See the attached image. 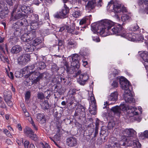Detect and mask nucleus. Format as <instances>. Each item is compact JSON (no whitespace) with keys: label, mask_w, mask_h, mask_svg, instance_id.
<instances>
[{"label":"nucleus","mask_w":148,"mask_h":148,"mask_svg":"<svg viewBox=\"0 0 148 148\" xmlns=\"http://www.w3.org/2000/svg\"><path fill=\"white\" fill-rule=\"evenodd\" d=\"M54 17L57 18H61L62 17L60 16V12L56 13L54 15Z\"/></svg>","instance_id":"bf43d9fd"},{"label":"nucleus","mask_w":148,"mask_h":148,"mask_svg":"<svg viewBox=\"0 0 148 148\" xmlns=\"http://www.w3.org/2000/svg\"><path fill=\"white\" fill-rule=\"evenodd\" d=\"M67 45L68 46L70 45H76V42L73 39H70L68 41Z\"/></svg>","instance_id":"ea45409f"},{"label":"nucleus","mask_w":148,"mask_h":148,"mask_svg":"<svg viewBox=\"0 0 148 148\" xmlns=\"http://www.w3.org/2000/svg\"><path fill=\"white\" fill-rule=\"evenodd\" d=\"M117 94L116 92L112 93L108 97V100L110 101H115L117 99Z\"/></svg>","instance_id":"cd10ccee"},{"label":"nucleus","mask_w":148,"mask_h":148,"mask_svg":"<svg viewBox=\"0 0 148 148\" xmlns=\"http://www.w3.org/2000/svg\"><path fill=\"white\" fill-rule=\"evenodd\" d=\"M23 17V15L21 12H18L14 16L12 14L10 18L11 20L13 21L21 19Z\"/></svg>","instance_id":"b1692460"},{"label":"nucleus","mask_w":148,"mask_h":148,"mask_svg":"<svg viewBox=\"0 0 148 148\" xmlns=\"http://www.w3.org/2000/svg\"><path fill=\"white\" fill-rule=\"evenodd\" d=\"M66 26L67 25H65L64 26L62 27H61L60 28V29H59V32H62L64 30H65V29H66Z\"/></svg>","instance_id":"680f3d73"},{"label":"nucleus","mask_w":148,"mask_h":148,"mask_svg":"<svg viewBox=\"0 0 148 148\" xmlns=\"http://www.w3.org/2000/svg\"><path fill=\"white\" fill-rule=\"evenodd\" d=\"M24 48L25 51L27 52H32L34 51V46L27 43L24 46Z\"/></svg>","instance_id":"c85d7f7f"},{"label":"nucleus","mask_w":148,"mask_h":148,"mask_svg":"<svg viewBox=\"0 0 148 148\" xmlns=\"http://www.w3.org/2000/svg\"><path fill=\"white\" fill-rule=\"evenodd\" d=\"M119 107V109H120V112H121V110H126L127 111V112L128 113V116L130 117H132L134 115H136L138 114L137 112L135 111L136 109V108L134 107H130L128 106L127 107H126L124 104L120 105Z\"/></svg>","instance_id":"20e7f679"},{"label":"nucleus","mask_w":148,"mask_h":148,"mask_svg":"<svg viewBox=\"0 0 148 148\" xmlns=\"http://www.w3.org/2000/svg\"><path fill=\"white\" fill-rule=\"evenodd\" d=\"M121 145L120 143H118L115 142L113 145V148H120Z\"/></svg>","instance_id":"603ef678"},{"label":"nucleus","mask_w":148,"mask_h":148,"mask_svg":"<svg viewBox=\"0 0 148 148\" xmlns=\"http://www.w3.org/2000/svg\"><path fill=\"white\" fill-rule=\"evenodd\" d=\"M114 23L111 21L105 19L101 21L97 25L96 28L97 33L101 35L104 34L103 36H106L111 34H122L123 29L121 26L119 27L114 26Z\"/></svg>","instance_id":"f257e3e1"},{"label":"nucleus","mask_w":148,"mask_h":148,"mask_svg":"<svg viewBox=\"0 0 148 148\" xmlns=\"http://www.w3.org/2000/svg\"><path fill=\"white\" fill-rule=\"evenodd\" d=\"M119 83L121 88L125 91L130 90L129 89L130 86L129 82L123 77H121L119 79Z\"/></svg>","instance_id":"423d86ee"},{"label":"nucleus","mask_w":148,"mask_h":148,"mask_svg":"<svg viewBox=\"0 0 148 148\" xmlns=\"http://www.w3.org/2000/svg\"><path fill=\"white\" fill-rule=\"evenodd\" d=\"M7 7V5L5 3H4L2 1L0 2V10H5V8Z\"/></svg>","instance_id":"a19ab883"},{"label":"nucleus","mask_w":148,"mask_h":148,"mask_svg":"<svg viewBox=\"0 0 148 148\" xmlns=\"http://www.w3.org/2000/svg\"><path fill=\"white\" fill-rule=\"evenodd\" d=\"M66 29L67 30L68 32L71 33L73 32V30H74L73 29H71V27L67 25L66 26Z\"/></svg>","instance_id":"6e6d98bb"},{"label":"nucleus","mask_w":148,"mask_h":148,"mask_svg":"<svg viewBox=\"0 0 148 148\" xmlns=\"http://www.w3.org/2000/svg\"><path fill=\"white\" fill-rule=\"evenodd\" d=\"M64 68L66 69V71L69 73L73 74L76 71L79 69V66H73L71 65V67H69V65L67 62L66 61H64Z\"/></svg>","instance_id":"dca6fc26"},{"label":"nucleus","mask_w":148,"mask_h":148,"mask_svg":"<svg viewBox=\"0 0 148 148\" xmlns=\"http://www.w3.org/2000/svg\"><path fill=\"white\" fill-rule=\"evenodd\" d=\"M111 110L114 114H119L121 113L120 112V109H119V106H116L112 107L111 108Z\"/></svg>","instance_id":"72a5a7b5"},{"label":"nucleus","mask_w":148,"mask_h":148,"mask_svg":"<svg viewBox=\"0 0 148 148\" xmlns=\"http://www.w3.org/2000/svg\"><path fill=\"white\" fill-rule=\"evenodd\" d=\"M21 8L22 11L26 14H29L31 13V10L29 6L22 5L21 6Z\"/></svg>","instance_id":"c756f323"},{"label":"nucleus","mask_w":148,"mask_h":148,"mask_svg":"<svg viewBox=\"0 0 148 148\" xmlns=\"http://www.w3.org/2000/svg\"><path fill=\"white\" fill-rule=\"evenodd\" d=\"M18 63L20 65H24L30 61V56L28 54H24L18 58Z\"/></svg>","instance_id":"0eeeda50"},{"label":"nucleus","mask_w":148,"mask_h":148,"mask_svg":"<svg viewBox=\"0 0 148 148\" xmlns=\"http://www.w3.org/2000/svg\"><path fill=\"white\" fill-rule=\"evenodd\" d=\"M44 73H40L39 72L34 71H33L32 75L33 78L35 79L32 81V83L33 84H37L40 80L44 76Z\"/></svg>","instance_id":"6e6552de"},{"label":"nucleus","mask_w":148,"mask_h":148,"mask_svg":"<svg viewBox=\"0 0 148 148\" xmlns=\"http://www.w3.org/2000/svg\"><path fill=\"white\" fill-rule=\"evenodd\" d=\"M24 114L25 116V117H28V119H30V122L32 124V126L33 127V128L35 130H38V128L36 126L35 124L34 123V122L33 121L31 117H30L29 116V113L27 111L24 112Z\"/></svg>","instance_id":"393cba45"},{"label":"nucleus","mask_w":148,"mask_h":148,"mask_svg":"<svg viewBox=\"0 0 148 148\" xmlns=\"http://www.w3.org/2000/svg\"><path fill=\"white\" fill-rule=\"evenodd\" d=\"M8 8H5V10H0V17L2 18H5L6 15L8 14Z\"/></svg>","instance_id":"7c9ffc66"},{"label":"nucleus","mask_w":148,"mask_h":148,"mask_svg":"<svg viewBox=\"0 0 148 148\" xmlns=\"http://www.w3.org/2000/svg\"><path fill=\"white\" fill-rule=\"evenodd\" d=\"M36 120L41 124L44 123L46 121L45 115L42 114H38L37 115Z\"/></svg>","instance_id":"6ab92c4d"},{"label":"nucleus","mask_w":148,"mask_h":148,"mask_svg":"<svg viewBox=\"0 0 148 148\" xmlns=\"http://www.w3.org/2000/svg\"><path fill=\"white\" fill-rule=\"evenodd\" d=\"M4 100L8 106H10L12 105L11 101L12 95L10 91H5L4 92Z\"/></svg>","instance_id":"2eb2a0df"},{"label":"nucleus","mask_w":148,"mask_h":148,"mask_svg":"<svg viewBox=\"0 0 148 148\" xmlns=\"http://www.w3.org/2000/svg\"><path fill=\"white\" fill-rule=\"evenodd\" d=\"M31 26L33 29H35L38 27L39 24L38 21H32L31 23Z\"/></svg>","instance_id":"f704fd0d"},{"label":"nucleus","mask_w":148,"mask_h":148,"mask_svg":"<svg viewBox=\"0 0 148 148\" xmlns=\"http://www.w3.org/2000/svg\"><path fill=\"white\" fill-rule=\"evenodd\" d=\"M51 69L53 71H57L59 70V68L56 64H54L52 66Z\"/></svg>","instance_id":"09e8293b"},{"label":"nucleus","mask_w":148,"mask_h":148,"mask_svg":"<svg viewBox=\"0 0 148 148\" xmlns=\"http://www.w3.org/2000/svg\"><path fill=\"white\" fill-rule=\"evenodd\" d=\"M0 107L2 108H6V106L3 101V98L0 97Z\"/></svg>","instance_id":"c03bdc74"},{"label":"nucleus","mask_w":148,"mask_h":148,"mask_svg":"<svg viewBox=\"0 0 148 148\" xmlns=\"http://www.w3.org/2000/svg\"><path fill=\"white\" fill-rule=\"evenodd\" d=\"M6 143L8 145H11L12 144V143L11 141L10 140V139H7L6 140Z\"/></svg>","instance_id":"338daca9"},{"label":"nucleus","mask_w":148,"mask_h":148,"mask_svg":"<svg viewBox=\"0 0 148 148\" xmlns=\"http://www.w3.org/2000/svg\"><path fill=\"white\" fill-rule=\"evenodd\" d=\"M102 0H95V1H90L88 3L86 6V10L88 12H95L94 8L95 7V4H96L98 6L101 7L102 4Z\"/></svg>","instance_id":"7ed1b4c3"},{"label":"nucleus","mask_w":148,"mask_h":148,"mask_svg":"<svg viewBox=\"0 0 148 148\" xmlns=\"http://www.w3.org/2000/svg\"><path fill=\"white\" fill-rule=\"evenodd\" d=\"M88 79V76L87 74L86 73H83L80 75L77 79V82L80 85L84 86L86 84Z\"/></svg>","instance_id":"9b49d317"},{"label":"nucleus","mask_w":148,"mask_h":148,"mask_svg":"<svg viewBox=\"0 0 148 148\" xmlns=\"http://www.w3.org/2000/svg\"><path fill=\"white\" fill-rule=\"evenodd\" d=\"M9 77L11 79H13L14 77L13 74V73L10 72V73L8 74Z\"/></svg>","instance_id":"774afa93"},{"label":"nucleus","mask_w":148,"mask_h":148,"mask_svg":"<svg viewBox=\"0 0 148 148\" xmlns=\"http://www.w3.org/2000/svg\"><path fill=\"white\" fill-rule=\"evenodd\" d=\"M22 50L21 47L19 45H16L12 47L11 52L13 54L18 53Z\"/></svg>","instance_id":"aec40b11"},{"label":"nucleus","mask_w":148,"mask_h":148,"mask_svg":"<svg viewBox=\"0 0 148 148\" xmlns=\"http://www.w3.org/2000/svg\"><path fill=\"white\" fill-rule=\"evenodd\" d=\"M24 132L27 137L35 141L37 140V138L36 134L34 133V132L30 127H26L24 130Z\"/></svg>","instance_id":"39448f33"},{"label":"nucleus","mask_w":148,"mask_h":148,"mask_svg":"<svg viewBox=\"0 0 148 148\" xmlns=\"http://www.w3.org/2000/svg\"><path fill=\"white\" fill-rule=\"evenodd\" d=\"M41 40L40 39L36 38L33 41L32 45L33 46H36L40 43Z\"/></svg>","instance_id":"4c0bfd02"},{"label":"nucleus","mask_w":148,"mask_h":148,"mask_svg":"<svg viewBox=\"0 0 148 148\" xmlns=\"http://www.w3.org/2000/svg\"><path fill=\"white\" fill-rule=\"evenodd\" d=\"M88 20V19L86 18H82L80 21L79 24L80 25H82L85 24L86 21Z\"/></svg>","instance_id":"3c124183"},{"label":"nucleus","mask_w":148,"mask_h":148,"mask_svg":"<svg viewBox=\"0 0 148 148\" xmlns=\"http://www.w3.org/2000/svg\"><path fill=\"white\" fill-rule=\"evenodd\" d=\"M29 142L28 140H26L24 142V145L25 148H28Z\"/></svg>","instance_id":"4d7b16f0"},{"label":"nucleus","mask_w":148,"mask_h":148,"mask_svg":"<svg viewBox=\"0 0 148 148\" xmlns=\"http://www.w3.org/2000/svg\"><path fill=\"white\" fill-rule=\"evenodd\" d=\"M134 131L132 129H126L123 132V134L127 136L128 137H133L134 136Z\"/></svg>","instance_id":"5701e85b"},{"label":"nucleus","mask_w":148,"mask_h":148,"mask_svg":"<svg viewBox=\"0 0 148 148\" xmlns=\"http://www.w3.org/2000/svg\"><path fill=\"white\" fill-rule=\"evenodd\" d=\"M140 136L144 138H148V130H146L143 133H141Z\"/></svg>","instance_id":"37998d69"},{"label":"nucleus","mask_w":148,"mask_h":148,"mask_svg":"<svg viewBox=\"0 0 148 148\" xmlns=\"http://www.w3.org/2000/svg\"><path fill=\"white\" fill-rule=\"evenodd\" d=\"M91 104L90 106L89 110L90 113L92 114H95L96 113V105L95 97L92 95L91 96Z\"/></svg>","instance_id":"9d476101"},{"label":"nucleus","mask_w":148,"mask_h":148,"mask_svg":"<svg viewBox=\"0 0 148 148\" xmlns=\"http://www.w3.org/2000/svg\"><path fill=\"white\" fill-rule=\"evenodd\" d=\"M111 6H112L113 12L117 14H120L121 12H126V8L124 7L121 8V5L118 3L117 1L113 2V1H111L110 2L108 3V7L110 8Z\"/></svg>","instance_id":"f03ea898"},{"label":"nucleus","mask_w":148,"mask_h":148,"mask_svg":"<svg viewBox=\"0 0 148 148\" xmlns=\"http://www.w3.org/2000/svg\"><path fill=\"white\" fill-rule=\"evenodd\" d=\"M0 59L3 62H5L6 61V59L4 58V57L2 56L1 54V52L0 51Z\"/></svg>","instance_id":"5fc2aeb1"},{"label":"nucleus","mask_w":148,"mask_h":148,"mask_svg":"<svg viewBox=\"0 0 148 148\" xmlns=\"http://www.w3.org/2000/svg\"><path fill=\"white\" fill-rule=\"evenodd\" d=\"M41 106L42 109L43 110H47L49 108V105L47 100H45L41 104Z\"/></svg>","instance_id":"473e14b6"},{"label":"nucleus","mask_w":148,"mask_h":148,"mask_svg":"<svg viewBox=\"0 0 148 148\" xmlns=\"http://www.w3.org/2000/svg\"><path fill=\"white\" fill-rule=\"evenodd\" d=\"M130 139L131 140L130 141L131 142L130 143L133 144L135 147H138V145H139V142L137 141H134V139H133V138H132V139L131 138Z\"/></svg>","instance_id":"58836bf2"},{"label":"nucleus","mask_w":148,"mask_h":148,"mask_svg":"<svg viewBox=\"0 0 148 148\" xmlns=\"http://www.w3.org/2000/svg\"><path fill=\"white\" fill-rule=\"evenodd\" d=\"M139 55L142 59L145 62L148 63V53L145 51L139 52Z\"/></svg>","instance_id":"412c9836"},{"label":"nucleus","mask_w":148,"mask_h":148,"mask_svg":"<svg viewBox=\"0 0 148 148\" xmlns=\"http://www.w3.org/2000/svg\"><path fill=\"white\" fill-rule=\"evenodd\" d=\"M111 71L109 73V78L112 79L118 75L119 72L116 69H112Z\"/></svg>","instance_id":"a878e982"},{"label":"nucleus","mask_w":148,"mask_h":148,"mask_svg":"<svg viewBox=\"0 0 148 148\" xmlns=\"http://www.w3.org/2000/svg\"><path fill=\"white\" fill-rule=\"evenodd\" d=\"M66 143L67 145L69 147H75L77 144V139L75 137H71L67 139Z\"/></svg>","instance_id":"f3484780"},{"label":"nucleus","mask_w":148,"mask_h":148,"mask_svg":"<svg viewBox=\"0 0 148 148\" xmlns=\"http://www.w3.org/2000/svg\"><path fill=\"white\" fill-rule=\"evenodd\" d=\"M112 85L114 87H117L118 85V83L116 81H114L112 83Z\"/></svg>","instance_id":"13d9d810"},{"label":"nucleus","mask_w":148,"mask_h":148,"mask_svg":"<svg viewBox=\"0 0 148 148\" xmlns=\"http://www.w3.org/2000/svg\"><path fill=\"white\" fill-rule=\"evenodd\" d=\"M123 96L126 102L131 103L133 101L134 99L130 90L125 91Z\"/></svg>","instance_id":"4468645a"},{"label":"nucleus","mask_w":148,"mask_h":148,"mask_svg":"<svg viewBox=\"0 0 148 148\" xmlns=\"http://www.w3.org/2000/svg\"><path fill=\"white\" fill-rule=\"evenodd\" d=\"M3 132L5 134L8 136H9L11 135L10 132L6 129H5L3 130Z\"/></svg>","instance_id":"864d4df0"},{"label":"nucleus","mask_w":148,"mask_h":148,"mask_svg":"<svg viewBox=\"0 0 148 148\" xmlns=\"http://www.w3.org/2000/svg\"><path fill=\"white\" fill-rule=\"evenodd\" d=\"M6 2L10 6L12 5V0H5Z\"/></svg>","instance_id":"052dcab7"},{"label":"nucleus","mask_w":148,"mask_h":148,"mask_svg":"<svg viewBox=\"0 0 148 148\" xmlns=\"http://www.w3.org/2000/svg\"><path fill=\"white\" fill-rule=\"evenodd\" d=\"M134 36L135 37L134 38V41H139L143 38L142 36L138 34H135Z\"/></svg>","instance_id":"49530a36"},{"label":"nucleus","mask_w":148,"mask_h":148,"mask_svg":"<svg viewBox=\"0 0 148 148\" xmlns=\"http://www.w3.org/2000/svg\"><path fill=\"white\" fill-rule=\"evenodd\" d=\"M21 40L24 42H29L27 34H24L21 37Z\"/></svg>","instance_id":"e433bc0d"},{"label":"nucleus","mask_w":148,"mask_h":148,"mask_svg":"<svg viewBox=\"0 0 148 148\" xmlns=\"http://www.w3.org/2000/svg\"><path fill=\"white\" fill-rule=\"evenodd\" d=\"M29 41L33 40L36 36V32L34 31H31L28 34Z\"/></svg>","instance_id":"2f4dec72"},{"label":"nucleus","mask_w":148,"mask_h":148,"mask_svg":"<svg viewBox=\"0 0 148 148\" xmlns=\"http://www.w3.org/2000/svg\"><path fill=\"white\" fill-rule=\"evenodd\" d=\"M79 56L77 54H75L71 56V59L70 61L71 63V65L73 66H79ZM77 67V66H76Z\"/></svg>","instance_id":"ddd939ff"},{"label":"nucleus","mask_w":148,"mask_h":148,"mask_svg":"<svg viewBox=\"0 0 148 148\" xmlns=\"http://www.w3.org/2000/svg\"><path fill=\"white\" fill-rule=\"evenodd\" d=\"M64 3V9H62L61 11L59 12L60 16H61L63 18L66 17L67 16L69 11V8L68 6V5L69 3L67 1L66 3Z\"/></svg>","instance_id":"f8f14e48"},{"label":"nucleus","mask_w":148,"mask_h":148,"mask_svg":"<svg viewBox=\"0 0 148 148\" xmlns=\"http://www.w3.org/2000/svg\"><path fill=\"white\" fill-rule=\"evenodd\" d=\"M72 15L75 18H78L81 16L82 13L78 8H73L72 9Z\"/></svg>","instance_id":"4be33fe9"},{"label":"nucleus","mask_w":148,"mask_h":148,"mask_svg":"<svg viewBox=\"0 0 148 148\" xmlns=\"http://www.w3.org/2000/svg\"><path fill=\"white\" fill-rule=\"evenodd\" d=\"M38 99L41 100L43 99L45 97L44 95L42 92H38L37 94Z\"/></svg>","instance_id":"79ce46f5"},{"label":"nucleus","mask_w":148,"mask_h":148,"mask_svg":"<svg viewBox=\"0 0 148 148\" xmlns=\"http://www.w3.org/2000/svg\"><path fill=\"white\" fill-rule=\"evenodd\" d=\"M130 17L127 15H124L121 18L122 21H124L130 19Z\"/></svg>","instance_id":"de8ad7c7"},{"label":"nucleus","mask_w":148,"mask_h":148,"mask_svg":"<svg viewBox=\"0 0 148 148\" xmlns=\"http://www.w3.org/2000/svg\"><path fill=\"white\" fill-rule=\"evenodd\" d=\"M93 40L96 42H99L100 41V40L99 38L98 37H94L93 38Z\"/></svg>","instance_id":"e2e57ef3"},{"label":"nucleus","mask_w":148,"mask_h":148,"mask_svg":"<svg viewBox=\"0 0 148 148\" xmlns=\"http://www.w3.org/2000/svg\"><path fill=\"white\" fill-rule=\"evenodd\" d=\"M115 125V123L114 122H109L108 125V129L110 130L113 128Z\"/></svg>","instance_id":"a18cd8bd"},{"label":"nucleus","mask_w":148,"mask_h":148,"mask_svg":"<svg viewBox=\"0 0 148 148\" xmlns=\"http://www.w3.org/2000/svg\"><path fill=\"white\" fill-rule=\"evenodd\" d=\"M135 34L134 33H123L122 35V36L126 38L127 39L129 40L134 41Z\"/></svg>","instance_id":"a211bd4d"},{"label":"nucleus","mask_w":148,"mask_h":148,"mask_svg":"<svg viewBox=\"0 0 148 148\" xmlns=\"http://www.w3.org/2000/svg\"><path fill=\"white\" fill-rule=\"evenodd\" d=\"M129 137H126V135L121 136V140L119 142L121 145L125 146L126 144L127 143V140L129 139Z\"/></svg>","instance_id":"bb28decb"},{"label":"nucleus","mask_w":148,"mask_h":148,"mask_svg":"<svg viewBox=\"0 0 148 148\" xmlns=\"http://www.w3.org/2000/svg\"><path fill=\"white\" fill-rule=\"evenodd\" d=\"M85 111L86 108L84 107L80 106L76 109L74 116L84 117L86 116Z\"/></svg>","instance_id":"1a4fd4ad"},{"label":"nucleus","mask_w":148,"mask_h":148,"mask_svg":"<svg viewBox=\"0 0 148 148\" xmlns=\"http://www.w3.org/2000/svg\"><path fill=\"white\" fill-rule=\"evenodd\" d=\"M36 65V67H38L40 69H44L45 67V63L41 61L37 63Z\"/></svg>","instance_id":"c9c22d12"},{"label":"nucleus","mask_w":148,"mask_h":148,"mask_svg":"<svg viewBox=\"0 0 148 148\" xmlns=\"http://www.w3.org/2000/svg\"><path fill=\"white\" fill-rule=\"evenodd\" d=\"M35 66L36 67V64H33L30 66H28V69H29V70H32V69H33Z\"/></svg>","instance_id":"0e129e2a"},{"label":"nucleus","mask_w":148,"mask_h":148,"mask_svg":"<svg viewBox=\"0 0 148 148\" xmlns=\"http://www.w3.org/2000/svg\"><path fill=\"white\" fill-rule=\"evenodd\" d=\"M45 95H46V94L47 95V96L46 97V98L47 99H48V97H49L50 95V92L49 91V90H47L45 92Z\"/></svg>","instance_id":"69168bd1"},{"label":"nucleus","mask_w":148,"mask_h":148,"mask_svg":"<svg viewBox=\"0 0 148 148\" xmlns=\"http://www.w3.org/2000/svg\"><path fill=\"white\" fill-rule=\"evenodd\" d=\"M31 95L30 92L29 91L27 92L25 94V100H28L30 98Z\"/></svg>","instance_id":"8fccbe9b"}]
</instances>
